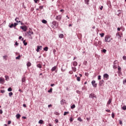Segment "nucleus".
<instances>
[{
    "label": "nucleus",
    "instance_id": "1",
    "mask_svg": "<svg viewBox=\"0 0 126 126\" xmlns=\"http://www.w3.org/2000/svg\"><path fill=\"white\" fill-rule=\"evenodd\" d=\"M111 40H113V38H111V36L110 35L105 36L104 38L105 42L110 43L111 42Z\"/></svg>",
    "mask_w": 126,
    "mask_h": 126
},
{
    "label": "nucleus",
    "instance_id": "2",
    "mask_svg": "<svg viewBox=\"0 0 126 126\" xmlns=\"http://www.w3.org/2000/svg\"><path fill=\"white\" fill-rule=\"evenodd\" d=\"M59 26V24L57 21H53L52 22V28H54V29H56V28H58V27Z\"/></svg>",
    "mask_w": 126,
    "mask_h": 126
},
{
    "label": "nucleus",
    "instance_id": "3",
    "mask_svg": "<svg viewBox=\"0 0 126 126\" xmlns=\"http://www.w3.org/2000/svg\"><path fill=\"white\" fill-rule=\"evenodd\" d=\"M103 79L104 80H108L109 79V74L105 73L103 75Z\"/></svg>",
    "mask_w": 126,
    "mask_h": 126
},
{
    "label": "nucleus",
    "instance_id": "4",
    "mask_svg": "<svg viewBox=\"0 0 126 126\" xmlns=\"http://www.w3.org/2000/svg\"><path fill=\"white\" fill-rule=\"evenodd\" d=\"M89 98H91L92 99H94V98H97V96L94 94H90Z\"/></svg>",
    "mask_w": 126,
    "mask_h": 126
},
{
    "label": "nucleus",
    "instance_id": "5",
    "mask_svg": "<svg viewBox=\"0 0 126 126\" xmlns=\"http://www.w3.org/2000/svg\"><path fill=\"white\" fill-rule=\"evenodd\" d=\"M92 84L93 87H94L95 88H96V87H97V83H96V81L95 80L92 81Z\"/></svg>",
    "mask_w": 126,
    "mask_h": 126
},
{
    "label": "nucleus",
    "instance_id": "6",
    "mask_svg": "<svg viewBox=\"0 0 126 126\" xmlns=\"http://www.w3.org/2000/svg\"><path fill=\"white\" fill-rule=\"evenodd\" d=\"M114 64L113 65V67L114 69H116L118 67V63H117V61H115L114 62Z\"/></svg>",
    "mask_w": 126,
    "mask_h": 126
},
{
    "label": "nucleus",
    "instance_id": "7",
    "mask_svg": "<svg viewBox=\"0 0 126 126\" xmlns=\"http://www.w3.org/2000/svg\"><path fill=\"white\" fill-rule=\"evenodd\" d=\"M21 29H22L24 32L27 31V27L26 26H21L20 27Z\"/></svg>",
    "mask_w": 126,
    "mask_h": 126
},
{
    "label": "nucleus",
    "instance_id": "8",
    "mask_svg": "<svg viewBox=\"0 0 126 126\" xmlns=\"http://www.w3.org/2000/svg\"><path fill=\"white\" fill-rule=\"evenodd\" d=\"M62 17H63V16L62 15H59L56 16V20H58L59 21H60V20H61V19H62Z\"/></svg>",
    "mask_w": 126,
    "mask_h": 126
},
{
    "label": "nucleus",
    "instance_id": "9",
    "mask_svg": "<svg viewBox=\"0 0 126 126\" xmlns=\"http://www.w3.org/2000/svg\"><path fill=\"white\" fill-rule=\"evenodd\" d=\"M40 50H42V46H37V49L36 50V52L39 53V52H40Z\"/></svg>",
    "mask_w": 126,
    "mask_h": 126
},
{
    "label": "nucleus",
    "instance_id": "10",
    "mask_svg": "<svg viewBox=\"0 0 126 126\" xmlns=\"http://www.w3.org/2000/svg\"><path fill=\"white\" fill-rule=\"evenodd\" d=\"M5 82L4 78H0V83L1 84H3Z\"/></svg>",
    "mask_w": 126,
    "mask_h": 126
},
{
    "label": "nucleus",
    "instance_id": "11",
    "mask_svg": "<svg viewBox=\"0 0 126 126\" xmlns=\"http://www.w3.org/2000/svg\"><path fill=\"white\" fill-rule=\"evenodd\" d=\"M103 83H104V80H102L99 81V86H101L103 84Z\"/></svg>",
    "mask_w": 126,
    "mask_h": 126
},
{
    "label": "nucleus",
    "instance_id": "12",
    "mask_svg": "<svg viewBox=\"0 0 126 126\" xmlns=\"http://www.w3.org/2000/svg\"><path fill=\"white\" fill-rule=\"evenodd\" d=\"M18 20H19V18L16 17L15 19V21H16V22H17V23H21V21Z\"/></svg>",
    "mask_w": 126,
    "mask_h": 126
},
{
    "label": "nucleus",
    "instance_id": "13",
    "mask_svg": "<svg viewBox=\"0 0 126 126\" xmlns=\"http://www.w3.org/2000/svg\"><path fill=\"white\" fill-rule=\"evenodd\" d=\"M28 35L29 36H31V35H33V34H34V33L33 32L31 31H29V32H28Z\"/></svg>",
    "mask_w": 126,
    "mask_h": 126
},
{
    "label": "nucleus",
    "instance_id": "14",
    "mask_svg": "<svg viewBox=\"0 0 126 126\" xmlns=\"http://www.w3.org/2000/svg\"><path fill=\"white\" fill-rule=\"evenodd\" d=\"M56 69H57V66H55L52 68L51 71H55Z\"/></svg>",
    "mask_w": 126,
    "mask_h": 126
},
{
    "label": "nucleus",
    "instance_id": "15",
    "mask_svg": "<svg viewBox=\"0 0 126 126\" xmlns=\"http://www.w3.org/2000/svg\"><path fill=\"white\" fill-rule=\"evenodd\" d=\"M20 117H21V115H20V114H17L16 115V119H20Z\"/></svg>",
    "mask_w": 126,
    "mask_h": 126
},
{
    "label": "nucleus",
    "instance_id": "16",
    "mask_svg": "<svg viewBox=\"0 0 126 126\" xmlns=\"http://www.w3.org/2000/svg\"><path fill=\"white\" fill-rule=\"evenodd\" d=\"M111 103H112V99H109L107 103V105H110V104H111Z\"/></svg>",
    "mask_w": 126,
    "mask_h": 126
},
{
    "label": "nucleus",
    "instance_id": "17",
    "mask_svg": "<svg viewBox=\"0 0 126 126\" xmlns=\"http://www.w3.org/2000/svg\"><path fill=\"white\" fill-rule=\"evenodd\" d=\"M25 81H26V78L24 77L23 78H22V82H25Z\"/></svg>",
    "mask_w": 126,
    "mask_h": 126
},
{
    "label": "nucleus",
    "instance_id": "18",
    "mask_svg": "<svg viewBox=\"0 0 126 126\" xmlns=\"http://www.w3.org/2000/svg\"><path fill=\"white\" fill-rule=\"evenodd\" d=\"M43 50L45 51V52H48V50H49V48H48V47L46 46L43 48Z\"/></svg>",
    "mask_w": 126,
    "mask_h": 126
},
{
    "label": "nucleus",
    "instance_id": "19",
    "mask_svg": "<svg viewBox=\"0 0 126 126\" xmlns=\"http://www.w3.org/2000/svg\"><path fill=\"white\" fill-rule=\"evenodd\" d=\"M37 67H38L39 68H42V65L41 64H37L36 65Z\"/></svg>",
    "mask_w": 126,
    "mask_h": 126
},
{
    "label": "nucleus",
    "instance_id": "20",
    "mask_svg": "<svg viewBox=\"0 0 126 126\" xmlns=\"http://www.w3.org/2000/svg\"><path fill=\"white\" fill-rule=\"evenodd\" d=\"M73 65H74V66H76L77 65V62H74L73 63Z\"/></svg>",
    "mask_w": 126,
    "mask_h": 126
},
{
    "label": "nucleus",
    "instance_id": "21",
    "mask_svg": "<svg viewBox=\"0 0 126 126\" xmlns=\"http://www.w3.org/2000/svg\"><path fill=\"white\" fill-rule=\"evenodd\" d=\"M72 69L73 71H74V72H75V71H76V67H72Z\"/></svg>",
    "mask_w": 126,
    "mask_h": 126
},
{
    "label": "nucleus",
    "instance_id": "22",
    "mask_svg": "<svg viewBox=\"0 0 126 126\" xmlns=\"http://www.w3.org/2000/svg\"><path fill=\"white\" fill-rule=\"evenodd\" d=\"M61 104H64V103H65V100L64 99H62L61 101Z\"/></svg>",
    "mask_w": 126,
    "mask_h": 126
},
{
    "label": "nucleus",
    "instance_id": "23",
    "mask_svg": "<svg viewBox=\"0 0 126 126\" xmlns=\"http://www.w3.org/2000/svg\"><path fill=\"white\" fill-rule=\"evenodd\" d=\"M31 65V63L28 62L27 63V66H28V67H29Z\"/></svg>",
    "mask_w": 126,
    "mask_h": 126
},
{
    "label": "nucleus",
    "instance_id": "24",
    "mask_svg": "<svg viewBox=\"0 0 126 126\" xmlns=\"http://www.w3.org/2000/svg\"><path fill=\"white\" fill-rule=\"evenodd\" d=\"M85 3L86 4H89V0H85Z\"/></svg>",
    "mask_w": 126,
    "mask_h": 126
},
{
    "label": "nucleus",
    "instance_id": "25",
    "mask_svg": "<svg viewBox=\"0 0 126 126\" xmlns=\"http://www.w3.org/2000/svg\"><path fill=\"white\" fill-rule=\"evenodd\" d=\"M43 122L44 121L43 120H40L39 121L38 124H40V125H42V124H43Z\"/></svg>",
    "mask_w": 126,
    "mask_h": 126
},
{
    "label": "nucleus",
    "instance_id": "26",
    "mask_svg": "<svg viewBox=\"0 0 126 126\" xmlns=\"http://www.w3.org/2000/svg\"><path fill=\"white\" fill-rule=\"evenodd\" d=\"M48 93H52L53 92V89L50 88L49 91H48Z\"/></svg>",
    "mask_w": 126,
    "mask_h": 126
},
{
    "label": "nucleus",
    "instance_id": "27",
    "mask_svg": "<svg viewBox=\"0 0 126 126\" xmlns=\"http://www.w3.org/2000/svg\"><path fill=\"white\" fill-rule=\"evenodd\" d=\"M42 23H44V24H46L47 20H42Z\"/></svg>",
    "mask_w": 126,
    "mask_h": 126
},
{
    "label": "nucleus",
    "instance_id": "28",
    "mask_svg": "<svg viewBox=\"0 0 126 126\" xmlns=\"http://www.w3.org/2000/svg\"><path fill=\"white\" fill-rule=\"evenodd\" d=\"M5 80H6V81H7L8 80V79H9V77H8V76H7V75L5 76Z\"/></svg>",
    "mask_w": 126,
    "mask_h": 126
},
{
    "label": "nucleus",
    "instance_id": "29",
    "mask_svg": "<svg viewBox=\"0 0 126 126\" xmlns=\"http://www.w3.org/2000/svg\"><path fill=\"white\" fill-rule=\"evenodd\" d=\"M9 27L10 28H12L14 27V24H11L10 25H9Z\"/></svg>",
    "mask_w": 126,
    "mask_h": 126
},
{
    "label": "nucleus",
    "instance_id": "30",
    "mask_svg": "<svg viewBox=\"0 0 126 126\" xmlns=\"http://www.w3.org/2000/svg\"><path fill=\"white\" fill-rule=\"evenodd\" d=\"M77 120H78V121H79V122H82L83 121L82 119L80 117H78Z\"/></svg>",
    "mask_w": 126,
    "mask_h": 126
},
{
    "label": "nucleus",
    "instance_id": "31",
    "mask_svg": "<svg viewBox=\"0 0 126 126\" xmlns=\"http://www.w3.org/2000/svg\"><path fill=\"white\" fill-rule=\"evenodd\" d=\"M23 43L24 46H27V42H25V40H23Z\"/></svg>",
    "mask_w": 126,
    "mask_h": 126
},
{
    "label": "nucleus",
    "instance_id": "32",
    "mask_svg": "<svg viewBox=\"0 0 126 126\" xmlns=\"http://www.w3.org/2000/svg\"><path fill=\"white\" fill-rule=\"evenodd\" d=\"M7 91H8L9 92H10L11 91H12V89H11V87L9 88L8 89H7Z\"/></svg>",
    "mask_w": 126,
    "mask_h": 126
},
{
    "label": "nucleus",
    "instance_id": "33",
    "mask_svg": "<svg viewBox=\"0 0 126 126\" xmlns=\"http://www.w3.org/2000/svg\"><path fill=\"white\" fill-rule=\"evenodd\" d=\"M21 55H19L18 56V57H16V60H20V58H21Z\"/></svg>",
    "mask_w": 126,
    "mask_h": 126
},
{
    "label": "nucleus",
    "instance_id": "34",
    "mask_svg": "<svg viewBox=\"0 0 126 126\" xmlns=\"http://www.w3.org/2000/svg\"><path fill=\"white\" fill-rule=\"evenodd\" d=\"M17 25H18V24L17 23H14V28H15V27H16V26H17Z\"/></svg>",
    "mask_w": 126,
    "mask_h": 126
},
{
    "label": "nucleus",
    "instance_id": "35",
    "mask_svg": "<svg viewBox=\"0 0 126 126\" xmlns=\"http://www.w3.org/2000/svg\"><path fill=\"white\" fill-rule=\"evenodd\" d=\"M69 113V112L65 111L64 112L63 116H66V115H67V114H68Z\"/></svg>",
    "mask_w": 126,
    "mask_h": 126
},
{
    "label": "nucleus",
    "instance_id": "36",
    "mask_svg": "<svg viewBox=\"0 0 126 126\" xmlns=\"http://www.w3.org/2000/svg\"><path fill=\"white\" fill-rule=\"evenodd\" d=\"M63 33L59 35V38H63Z\"/></svg>",
    "mask_w": 126,
    "mask_h": 126
},
{
    "label": "nucleus",
    "instance_id": "37",
    "mask_svg": "<svg viewBox=\"0 0 126 126\" xmlns=\"http://www.w3.org/2000/svg\"><path fill=\"white\" fill-rule=\"evenodd\" d=\"M12 95H13V93H12V92H10L9 93V97H11V96H12Z\"/></svg>",
    "mask_w": 126,
    "mask_h": 126
},
{
    "label": "nucleus",
    "instance_id": "38",
    "mask_svg": "<svg viewBox=\"0 0 126 126\" xmlns=\"http://www.w3.org/2000/svg\"><path fill=\"white\" fill-rule=\"evenodd\" d=\"M75 108V105L73 104L72 106H71V109H74Z\"/></svg>",
    "mask_w": 126,
    "mask_h": 126
},
{
    "label": "nucleus",
    "instance_id": "39",
    "mask_svg": "<svg viewBox=\"0 0 126 126\" xmlns=\"http://www.w3.org/2000/svg\"><path fill=\"white\" fill-rule=\"evenodd\" d=\"M122 109H123V110H124V111H126V106L125 105V106H123Z\"/></svg>",
    "mask_w": 126,
    "mask_h": 126
},
{
    "label": "nucleus",
    "instance_id": "40",
    "mask_svg": "<svg viewBox=\"0 0 126 126\" xmlns=\"http://www.w3.org/2000/svg\"><path fill=\"white\" fill-rule=\"evenodd\" d=\"M104 35H105V34L104 33H100V37H104Z\"/></svg>",
    "mask_w": 126,
    "mask_h": 126
},
{
    "label": "nucleus",
    "instance_id": "41",
    "mask_svg": "<svg viewBox=\"0 0 126 126\" xmlns=\"http://www.w3.org/2000/svg\"><path fill=\"white\" fill-rule=\"evenodd\" d=\"M106 52H107V50L106 49L102 50V53H104V54H106Z\"/></svg>",
    "mask_w": 126,
    "mask_h": 126
},
{
    "label": "nucleus",
    "instance_id": "42",
    "mask_svg": "<svg viewBox=\"0 0 126 126\" xmlns=\"http://www.w3.org/2000/svg\"><path fill=\"white\" fill-rule=\"evenodd\" d=\"M77 81H80V77H77Z\"/></svg>",
    "mask_w": 126,
    "mask_h": 126
},
{
    "label": "nucleus",
    "instance_id": "43",
    "mask_svg": "<svg viewBox=\"0 0 126 126\" xmlns=\"http://www.w3.org/2000/svg\"><path fill=\"white\" fill-rule=\"evenodd\" d=\"M112 118L114 119L115 118V114L114 113H112Z\"/></svg>",
    "mask_w": 126,
    "mask_h": 126
},
{
    "label": "nucleus",
    "instance_id": "44",
    "mask_svg": "<svg viewBox=\"0 0 126 126\" xmlns=\"http://www.w3.org/2000/svg\"><path fill=\"white\" fill-rule=\"evenodd\" d=\"M98 80H101V75H98Z\"/></svg>",
    "mask_w": 126,
    "mask_h": 126
},
{
    "label": "nucleus",
    "instance_id": "45",
    "mask_svg": "<svg viewBox=\"0 0 126 126\" xmlns=\"http://www.w3.org/2000/svg\"><path fill=\"white\" fill-rule=\"evenodd\" d=\"M4 92H5V91H4V90H2L0 91L1 93H4Z\"/></svg>",
    "mask_w": 126,
    "mask_h": 126
},
{
    "label": "nucleus",
    "instance_id": "46",
    "mask_svg": "<svg viewBox=\"0 0 126 126\" xmlns=\"http://www.w3.org/2000/svg\"><path fill=\"white\" fill-rule=\"evenodd\" d=\"M69 121H70V122H73V119L71 117V118H70Z\"/></svg>",
    "mask_w": 126,
    "mask_h": 126
},
{
    "label": "nucleus",
    "instance_id": "47",
    "mask_svg": "<svg viewBox=\"0 0 126 126\" xmlns=\"http://www.w3.org/2000/svg\"><path fill=\"white\" fill-rule=\"evenodd\" d=\"M118 70H121L122 68H121V66H118Z\"/></svg>",
    "mask_w": 126,
    "mask_h": 126
},
{
    "label": "nucleus",
    "instance_id": "48",
    "mask_svg": "<svg viewBox=\"0 0 126 126\" xmlns=\"http://www.w3.org/2000/svg\"><path fill=\"white\" fill-rule=\"evenodd\" d=\"M39 8H40V9H43V8H44V6H40Z\"/></svg>",
    "mask_w": 126,
    "mask_h": 126
},
{
    "label": "nucleus",
    "instance_id": "49",
    "mask_svg": "<svg viewBox=\"0 0 126 126\" xmlns=\"http://www.w3.org/2000/svg\"><path fill=\"white\" fill-rule=\"evenodd\" d=\"M54 114H55V115H60V113H59L58 112H55L54 113Z\"/></svg>",
    "mask_w": 126,
    "mask_h": 126
},
{
    "label": "nucleus",
    "instance_id": "50",
    "mask_svg": "<svg viewBox=\"0 0 126 126\" xmlns=\"http://www.w3.org/2000/svg\"><path fill=\"white\" fill-rule=\"evenodd\" d=\"M15 45H16V46H18V45H19V43H18L17 41L15 42Z\"/></svg>",
    "mask_w": 126,
    "mask_h": 126
},
{
    "label": "nucleus",
    "instance_id": "51",
    "mask_svg": "<svg viewBox=\"0 0 126 126\" xmlns=\"http://www.w3.org/2000/svg\"><path fill=\"white\" fill-rule=\"evenodd\" d=\"M120 125H123V122H122V120L119 121Z\"/></svg>",
    "mask_w": 126,
    "mask_h": 126
},
{
    "label": "nucleus",
    "instance_id": "52",
    "mask_svg": "<svg viewBox=\"0 0 126 126\" xmlns=\"http://www.w3.org/2000/svg\"><path fill=\"white\" fill-rule=\"evenodd\" d=\"M55 122H56V124H58V123H59V120L56 119V120H55Z\"/></svg>",
    "mask_w": 126,
    "mask_h": 126
},
{
    "label": "nucleus",
    "instance_id": "53",
    "mask_svg": "<svg viewBox=\"0 0 126 126\" xmlns=\"http://www.w3.org/2000/svg\"><path fill=\"white\" fill-rule=\"evenodd\" d=\"M106 112H108V113H110V112H111V110H110L109 109H107V110H106Z\"/></svg>",
    "mask_w": 126,
    "mask_h": 126
},
{
    "label": "nucleus",
    "instance_id": "54",
    "mask_svg": "<svg viewBox=\"0 0 126 126\" xmlns=\"http://www.w3.org/2000/svg\"><path fill=\"white\" fill-rule=\"evenodd\" d=\"M123 60H126V56H123Z\"/></svg>",
    "mask_w": 126,
    "mask_h": 126
},
{
    "label": "nucleus",
    "instance_id": "55",
    "mask_svg": "<svg viewBox=\"0 0 126 126\" xmlns=\"http://www.w3.org/2000/svg\"><path fill=\"white\" fill-rule=\"evenodd\" d=\"M10 124H11V121H8V125H10Z\"/></svg>",
    "mask_w": 126,
    "mask_h": 126
},
{
    "label": "nucleus",
    "instance_id": "56",
    "mask_svg": "<svg viewBox=\"0 0 126 126\" xmlns=\"http://www.w3.org/2000/svg\"><path fill=\"white\" fill-rule=\"evenodd\" d=\"M50 86H51V87H53V86H55V84H51Z\"/></svg>",
    "mask_w": 126,
    "mask_h": 126
},
{
    "label": "nucleus",
    "instance_id": "57",
    "mask_svg": "<svg viewBox=\"0 0 126 126\" xmlns=\"http://www.w3.org/2000/svg\"><path fill=\"white\" fill-rule=\"evenodd\" d=\"M38 0H34V1L35 3H37V2H38Z\"/></svg>",
    "mask_w": 126,
    "mask_h": 126
},
{
    "label": "nucleus",
    "instance_id": "58",
    "mask_svg": "<svg viewBox=\"0 0 126 126\" xmlns=\"http://www.w3.org/2000/svg\"><path fill=\"white\" fill-rule=\"evenodd\" d=\"M21 39H22V36H20L19 37V40H21Z\"/></svg>",
    "mask_w": 126,
    "mask_h": 126
},
{
    "label": "nucleus",
    "instance_id": "59",
    "mask_svg": "<svg viewBox=\"0 0 126 126\" xmlns=\"http://www.w3.org/2000/svg\"><path fill=\"white\" fill-rule=\"evenodd\" d=\"M125 83H126V79L123 81V84H125Z\"/></svg>",
    "mask_w": 126,
    "mask_h": 126
},
{
    "label": "nucleus",
    "instance_id": "60",
    "mask_svg": "<svg viewBox=\"0 0 126 126\" xmlns=\"http://www.w3.org/2000/svg\"><path fill=\"white\" fill-rule=\"evenodd\" d=\"M23 106L24 107V108H26V104H23Z\"/></svg>",
    "mask_w": 126,
    "mask_h": 126
},
{
    "label": "nucleus",
    "instance_id": "61",
    "mask_svg": "<svg viewBox=\"0 0 126 126\" xmlns=\"http://www.w3.org/2000/svg\"><path fill=\"white\" fill-rule=\"evenodd\" d=\"M100 10H103V6H101L100 7Z\"/></svg>",
    "mask_w": 126,
    "mask_h": 126
},
{
    "label": "nucleus",
    "instance_id": "62",
    "mask_svg": "<svg viewBox=\"0 0 126 126\" xmlns=\"http://www.w3.org/2000/svg\"><path fill=\"white\" fill-rule=\"evenodd\" d=\"M19 92H21L22 93H23V91H22V90H21V89H19Z\"/></svg>",
    "mask_w": 126,
    "mask_h": 126
},
{
    "label": "nucleus",
    "instance_id": "63",
    "mask_svg": "<svg viewBox=\"0 0 126 126\" xmlns=\"http://www.w3.org/2000/svg\"><path fill=\"white\" fill-rule=\"evenodd\" d=\"M3 112H2V110L0 109V114H2Z\"/></svg>",
    "mask_w": 126,
    "mask_h": 126
},
{
    "label": "nucleus",
    "instance_id": "64",
    "mask_svg": "<svg viewBox=\"0 0 126 126\" xmlns=\"http://www.w3.org/2000/svg\"><path fill=\"white\" fill-rule=\"evenodd\" d=\"M117 30H118V31H121V28H118Z\"/></svg>",
    "mask_w": 126,
    "mask_h": 126
}]
</instances>
